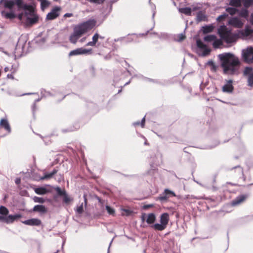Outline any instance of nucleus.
Instances as JSON below:
<instances>
[{
  "instance_id": "obj_1",
  "label": "nucleus",
  "mask_w": 253,
  "mask_h": 253,
  "mask_svg": "<svg viewBox=\"0 0 253 253\" xmlns=\"http://www.w3.org/2000/svg\"><path fill=\"white\" fill-rule=\"evenodd\" d=\"M0 4H2L5 8L10 10L6 12L5 10L1 11V16L5 19L12 20L16 17V15L12 11L13 7L16 5L19 10H25V16L27 18V23L29 25H33L39 21V16L35 12L33 7L24 3L23 0H1Z\"/></svg>"
},
{
  "instance_id": "obj_2",
  "label": "nucleus",
  "mask_w": 253,
  "mask_h": 253,
  "mask_svg": "<svg viewBox=\"0 0 253 253\" xmlns=\"http://www.w3.org/2000/svg\"><path fill=\"white\" fill-rule=\"evenodd\" d=\"M94 19H90L76 25L73 28V32L69 37V40L73 44H76L78 40L88 31L91 30L96 25Z\"/></svg>"
},
{
  "instance_id": "obj_3",
  "label": "nucleus",
  "mask_w": 253,
  "mask_h": 253,
  "mask_svg": "<svg viewBox=\"0 0 253 253\" xmlns=\"http://www.w3.org/2000/svg\"><path fill=\"white\" fill-rule=\"evenodd\" d=\"M9 213L8 210L5 207L1 206L0 207V221L4 222L7 224L12 223L17 218L21 217V214L8 215Z\"/></svg>"
},
{
  "instance_id": "obj_4",
  "label": "nucleus",
  "mask_w": 253,
  "mask_h": 253,
  "mask_svg": "<svg viewBox=\"0 0 253 253\" xmlns=\"http://www.w3.org/2000/svg\"><path fill=\"white\" fill-rule=\"evenodd\" d=\"M218 33L220 38L227 43H231L235 41L231 30H228L225 25L221 26L218 28Z\"/></svg>"
},
{
  "instance_id": "obj_5",
  "label": "nucleus",
  "mask_w": 253,
  "mask_h": 253,
  "mask_svg": "<svg viewBox=\"0 0 253 253\" xmlns=\"http://www.w3.org/2000/svg\"><path fill=\"white\" fill-rule=\"evenodd\" d=\"M169 220V214L167 212L164 213L160 216V223H155L151 227L156 231H163L167 228Z\"/></svg>"
},
{
  "instance_id": "obj_6",
  "label": "nucleus",
  "mask_w": 253,
  "mask_h": 253,
  "mask_svg": "<svg viewBox=\"0 0 253 253\" xmlns=\"http://www.w3.org/2000/svg\"><path fill=\"white\" fill-rule=\"evenodd\" d=\"M221 63H240L237 57L231 53L226 52L218 55Z\"/></svg>"
},
{
  "instance_id": "obj_7",
  "label": "nucleus",
  "mask_w": 253,
  "mask_h": 253,
  "mask_svg": "<svg viewBox=\"0 0 253 253\" xmlns=\"http://www.w3.org/2000/svg\"><path fill=\"white\" fill-rule=\"evenodd\" d=\"M223 73L226 75H238L240 73V64H221Z\"/></svg>"
},
{
  "instance_id": "obj_8",
  "label": "nucleus",
  "mask_w": 253,
  "mask_h": 253,
  "mask_svg": "<svg viewBox=\"0 0 253 253\" xmlns=\"http://www.w3.org/2000/svg\"><path fill=\"white\" fill-rule=\"evenodd\" d=\"M243 76L247 77V85L253 87V68L251 67H246L243 71Z\"/></svg>"
},
{
  "instance_id": "obj_9",
  "label": "nucleus",
  "mask_w": 253,
  "mask_h": 253,
  "mask_svg": "<svg viewBox=\"0 0 253 253\" xmlns=\"http://www.w3.org/2000/svg\"><path fill=\"white\" fill-rule=\"evenodd\" d=\"M242 56L244 61L247 63L253 62V48L251 47L243 51Z\"/></svg>"
},
{
  "instance_id": "obj_10",
  "label": "nucleus",
  "mask_w": 253,
  "mask_h": 253,
  "mask_svg": "<svg viewBox=\"0 0 253 253\" xmlns=\"http://www.w3.org/2000/svg\"><path fill=\"white\" fill-rule=\"evenodd\" d=\"M196 43L197 46L199 49V51L201 52L202 56H206L210 54L211 52L210 49H209L200 40H197Z\"/></svg>"
},
{
  "instance_id": "obj_11",
  "label": "nucleus",
  "mask_w": 253,
  "mask_h": 253,
  "mask_svg": "<svg viewBox=\"0 0 253 253\" xmlns=\"http://www.w3.org/2000/svg\"><path fill=\"white\" fill-rule=\"evenodd\" d=\"M92 53V49H85L83 47L78 48L75 50H72L69 53V56H76L82 54H89Z\"/></svg>"
},
{
  "instance_id": "obj_12",
  "label": "nucleus",
  "mask_w": 253,
  "mask_h": 253,
  "mask_svg": "<svg viewBox=\"0 0 253 253\" xmlns=\"http://www.w3.org/2000/svg\"><path fill=\"white\" fill-rule=\"evenodd\" d=\"M175 194L172 191L166 189L164 193L158 198L161 201H166L170 197H175Z\"/></svg>"
},
{
  "instance_id": "obj_13",
  "label": "nucleus",
  "mask_w": 253,
  "mask_h": 253,
  "mask_svg": "<svg viewBox=\"0 0 253 253\" xmlns=\"http://www.w3.org/2000/svg\"><path fill=\"white\" fill-rule=\"evenodd\" d=\"M60 9V7H59L56 6L54 7L51 11L47 14L46 17V20H51L56 19L59 16V11Z\"/></svg>"
},
{
  "instance_id": "obj_14",
  "label": "nucleus",
  "mask_w": 253,
  "mask_h": 253,
  "mask_svg": "<svg viewBox=\"0 0 253 253\" xmlns=\"http://www.w3.org/2000/svg\"><path fill=\"white\" fill-rule=\"evenodd\" d=\"M229 25L237 28H241L244 25V23L237 17L231 18L228 21Z\"/></svg>"
},
{
  "instance_id": "obj_15",
  "label": "nucleus",
  "mask_w": 253,
  "mask_h": 253,
  "mask_svg": "<svg viewBox=\"0 0 253 253\" xmlns=\"http://www.w3.org/2000/svg\"><path fill=\"white\" fill-rule=\"evenodd\" d=\"M23 224L30 226H40L42 224V221L38 218H32L22 222Z\"/></svg>"
},
{
  "instance_id": "obj_16",
  "label": "nucleus",
  "mask_w": 253,
  "mask_h": 253,
  "mask_svg": "<svg viewBox=\"0 0 253 253\" xmlns=\"http://www.w3.org/2000/svg\"><path fill=\"white\" fill-rule=\"evenodd\" d=\"M232 83L233 81L232 80L227 81V83L222 86V91L225 92H232L234 90Z\"/></svg>"
},
{
  "instance_id": "obj_17",
  "label": "nucleus",
  "mask_w": 253,
  "mask_h": 253,
  "mask_svg": "<svg viewBox=\"0 0 253 253\" xmlns=\"http://www.w3.org/2000/svg\"><path fill=\"white\" fill-rule=\"evenodd\" d=\"M3 128L8 133L11 131L10 125L6 119H1L0 120V128Z\"/></svg>"
},
{
  "instance_id": "obj_18",
  "label": "nucleus",
  "mask_w": 253,
  "mask_h": 253,
  "mask_svg": "<svg viewBox=\"0 0 253 253\" xmlns=\"http://www.w3.org/2000/svg\"><path fill=\"white\" fill-rule=\"evenodd\" d=\"M253 34V27L250 25H247L244 30L241 32V34L244 37H248Z\"/></svg>"
},
{
  "instance_id": "obj_19",
  "label": "nucleus",
  "mask_w": 253,
  "mask_h": 253,
  "mask_svg": "<svg viewBox=\"0 0 253 253\" xmlns=\"http://www.w3.org/2000/svg\"><path fill=\"white\" fill-rule=\"evenodd\" d=\"M18 68V64H12L10 67H6L4 68V71L7 72L8 71H10L11 74L15 73L17 69ZM9 76L11 77L12 79H14V77L12 76V74H8L7 77L9 78Z\"/></svg>"
},
{
  "instance_id": "obj_20",
  "label": "nucleus",
  "mask_w": 253,
  "mask_h": 253,
  "mask_svg": "<svg viewBox=\"0 0 253 253\" xmlns=\"http://www.w3.org/2000/svg\"><path fill=\"white\" fill-rule=\"evenodd\" d=\"M33 211L35 212H39L42 213H45L47 212V209L43 205H36L33 209Z\"/></svg>"
},
{
  "instance_id": "obj_21",
  "label": "nucleus",
  "mask_w": 253,
  "mask_h": 253,
  "mask_svg": "<svg viewBox=\"0 0 253 253\" xmlns=\"http://www.w3.org/2000/svg\"><path fill=\"white\" fill-rule=\"evenodd\" d=\"M156 220V217L154 213H149L146 219V222L149 224H153Z\"/></svg>"
},
{
  "instance_id": "obj_22",
  "label": "nucleus",
  "mask_w": 253,
  "mask_h": 253,
  "mask_svg": "<svg viewBox=\"0 0 253 253\" xmlns=\"http://www.w3.org/2000/svg\"><path fill=\"white\" fill-rule=\"evenodd\" d=\"M246 198V197L245 195H241L240 196H239L237 197L235 200L232 201V205L233 206H236L237 205H239L241 203L243 202L245 200Z\"/></svg>"
},
{
  "instance_id": "obj_23",
  "label": "nucleus",
  "mask_w": 253,
  "mask_h": 253,
  "mask_svg": "<svg viewBox=\"0 0 253 253\" xmlns=\"http://www.w3.org/2000/svg\"><path fill=\"white\" fill-rule=\"evenodd\" d=\"M35 192L36 193L39 195H44L49 193L50 191L45 187H41L35 188Z\"/></svg>"
},
{
  "instance_id": "obj_24",
  "label": "nucleus",
  "mask_w": 253,
  "mask_h": 253,
  "mask_svg": "<svg viewBox=\"0 0 253 253\" xmlns=\"http://www.w3.org/2000/svg\"><path fill=\"white\" fill-rule=\"evenodd\" d=\"M197 21L198 22L207 21V17L204 12L199 11L197 14Z\"/></svg>"
},
{
  "instance_id": "obj_25",
  "label": "nucleus",
  "mask_w": 253,
  "mask_h": 253,
  "mask_svg": "<svg viewBox=\"0 0 253 253\" xmlns=\"http://www.w3.org/2000/svg\"><path fill=\"white\" fill-rule=\"evenodd\" d=\"M99 36L97 33L95 34L92 37V41L89 42L86 44V46H94L96 45Z\"/></svg>"
},
{
  "instance_id": "obj_26",
  "label": "nucleus",
  "mask_w": 253,
  "mask_h": 253,
  "mask_svg": "<svg viewBox=\"0 0 253 253\" xmlns=\"http://www.w3.org/2000/svg\"><path fill=\"white\" fill-rule=\"evenodd\" d=\"M242 0H230L229 5L235 7H239L242 5Z\"/></svg>"
},
{
  "instance_id": "obj_27",
  "label": "nucleus",
  "mask_w": 253,
  "mask_h": 253,
  "mask_svg": "<svg viewBox=\"0 0 253 253\" xmlns=\"http://www.w3.org/2000/svg\"><path fill=\"white\" fill-rule=\"evenodd\" d=\"M57 172V170L56 169H54L51 172L45 174L44 175V176H42L41 178V179L44 180V179H49V178H51Z\"/></svg>"
},
{
  "instance_id": "obj_28",
  "label": "nucleus",
  "mask_w": 253,
  "mask_h": 253,
  "mask_svg": "<svg viewBox=\"0 0 253 253\" xmlns=\"http://www.w3.org/2000/svg\"><path fill=\"white\" fill-rule=\"evenodd\" d=\"M41 2V8L42 10H44L45 8H47L50 2L47 0H38Z\"/></svg>"
},
{
  "instance_id": "obj_29",
  "label": "nucleus",
  "mask_w": 253,
  "mask_h": 253,
  "mask_svg": "<svg viewBox=\"0 0 253 253\" xmlns=\"http://www.w3.org/2000/svg\"><path fill=\"white\" fill-rule=\"evenodd\" d=\"M179 11L183 13L186 15H191V9L190 7H184V8H180L179 9Z\"/></svg>"
},
{
  "instance_id": "obj_30",
  "label": "nucleus",
  "mask_w": 253,
  "mask_h": 253,
  "mask_svg": "<svg viewBox=\"0 0 253 253\" xmlns=\"http://www.w3.org/2000/svg\"><path fill=\"white\" fill-rule=\"evenodd\" d=\"M213 28L214 27L212 25H207L202 27V31L204 34H207L211 32Z\"/></svg>"
},
{
  "instance_id": "obj_31",
  "label": "nucleus",
  "mask_w": 253,
  "mask_h": 253,
  "mask_svg": "<svg viewBox=\"0 0 253 253\" xmlns=\"http://www.w3.org/2000/svg\"><path fill=\"white\" fill-rule=\"evenodd\" d=\"M226 11L229 13L231 15H233L235 14L237 12L239 11V10L236 8V7H228L226 8Z\"/></svg>"
},
{
  "instance_id": "obj_32",
  "label": "nucleus",
  "mask_w": 253,
  "mask_h": 253,
  "mask_svg": "<svg viewBox=\"0 0 253 253\" xmlns=\"http://www.w3.org/2000/svg\"><path fill=\"white\" fill-rule=\"evenodd\" d=\"M239 14L241 17L247 18L249 17V11L247 8L243 9L240 11Z\"/></svg>"
},
{
  "instance_id": "obj_33",
  "label": "nucleus",
  "mask_w": 253,
  "mask_h": 253,
  "mask_svg": "<svg viewBox=\"0 0 253 253\" xmlns=\"http://www.w3.org/2000/svg\"><path fill=\"white\" fill-rule=\"evenodd\" d=\"M242 3L246 8L253 5V0H242Z\"/></svg>"
},
{
  "instance_id": "obj_34",
  "label": "nucleus",
  "mask_w": 253,
  "mask_h": 253,
  "mask_svg": "<svg viewBox=\"0 0 253 253\" xmlns=\"http://www.w3.org/2000/svg\"><path fill=\"white\" fill-rule=\"evenodd\" d=\"M216 37L215 35H208V36H206L204 38V40L206 42H210L214 41L216 39Z\"/></svg>"
},
{
  "instance_id": "obj_35",
  "label": "nucleus",
  "mask_w": 253,
  "mask_h": 253,
  "mask_svg": "<svg viewBox=\"0 0 253 253\" xmlns=\"http://www.w3.org/2000/svg\"><path fill=\"white\" fill-rule=\"evenodd\" d=\"M55 190L60 196H63L66 193L65 190H62L59 187H56Z\"/></svg>"
},
{
  "instance_id": "obj_36",
  "label": "nucleus",
  "mask_w": 253,
  "mask_h": 253,
  "mask_svg": "<svg viewBox=\"0 0 253 253\" xmlns=\"http://www.w3.org/2000/svg\"><path fill=\"white\" fill-rule=\"evenodd\" d=\"M73 200L72 199L70 198V197L67 195V193H66L63 196V202L68 204H69L71 201Z\"/></svg>"
},
{
  "instance_id": "obj_37",
  "label": "nucleus",
  "mask_w": 253,
  "mask_h": 253,
  "mask_svg": "<svg viewBox=\"0 0 253 253\" xmlns=\"http://www.w3.org/2000/svg\"><path fill=\"white\" fill-rule=\"evenodd\" d=\"M222 41L220 40H217V39H216L213 41V46L215 48H217L220 45H221L222 44Z\"/></svg>"
},
{
  "instance_id": "obj_38",
  "label": "nucleus",
  "mask_w": 253,
  "mask_h": 253,
  "mask_svg": "<svg viewBox=\"0 0 253 253\" xmlns=\"http://www.w3.org/2000/svg\"><path fill=\"white\" fill-rule=\"evenodd\" d=\"M228 15L227 14H223L222 15H219L216 19L217 21L218 22H221L226 19V18L227 17Z\"/></svg>"
},
{
  "instance_id": "obj_39",
  "label": "nucleus",
  "mask_w": 253,
  "mask_h": 253,
  "mask_svg": "<svg viewBox=\"0 0 253 253\" xmlns=\"http://www.w3.org/2000/svg\"><path fill=\"white\" fill-rule=\"evenodd\" d=\"M106 209L108 213L109 214L112 215H114L115 213V211L114 209H113V208H111L109 206H106Z\"/></svg>"
},
{
  "instance_id": "obj_40",
  "label": "nucleus",
  "mask_w": 253,
  "mask_h": 253,
  "mask_svg": "<svg viewBox=\"0 0 253 253\" xmlns=\"http://www.w3.org/2000/svg\"><path fill=\"white\" fill-rule=\"evenodd\" d=\"M33 200L35 202L39 203H41V204H42V203H44V202H45V200L43 198H41V197H35L33 198Z\"/></svg>"
},
{
  "instance_id": "obj_41",
  "label": "nucleus",
  "mask_w": 253,
  "mask_h": 253,
  "mask_svg": "<svg viewBox=\"0 0 253 253\" xmlns=\"http://www.w3.org/2000/svg\"><path fill=\"white\" fill-rule=\"evenodd\" d=\"M76 212L79 214H82L84 212L83 203L80 206L78 207L76 210Z\"/></svg>"
},
{
  "instance_id": "obj_42",
  "label": "nucleus",
  "mask_w": 253,
  "mask_h": 253,
  "mask_svg": "<svg viewBox=\"0 0 253 253\" xmlns=\"http://www.w3.org/2000/svg\"><path fill=\"white\" fill-rule=\"evenodd\" d=\"M210 66V68L211 71L215 72L216 71L217 66L216 64H209Z\"/></svg>"
},
{
  "instance_id": "obj_43",
  "label": "nucleus",
  "mask_w": 253,
  "mask_h": 253,
  "mask_svg": "<svg viewBox=\"0 0 253 253\" xmlns=\"http://www.w3.org/2000/svg\"><path fill=\"white\" fill-rule=\"evenodd\" d=\"M25 17V11L24 12H21L20 13H19L18 16H17V17L18 18L19 20H22V18L23 17Z\"/></svg>"
},
{
  "instance_id": "obj_44",
  "label": "nucleus",
  "mask_w": 253,
  "mask_h": 253,
  "mask_svg": "<svg viewBox=\"0 0 253 253\" xmlns=\"http://www.w3.org/2000/svg\"><path fill=\"white\" fill-rule=\"evenodd\" d=\"M186 38V36L184 35L181 34L179 35V41H182Z\"/></svg>"
},
{
  "instance_id": "obj_45",
  "label": "nucleus",
  "mask_w": 253,
  "mask_h": 253,
  "mask_svg": "<svg viewBox=\"0 0 253 253\" xmlns=\"http://www.w3.org/2000/svg\"><path fill=\"white\" fill-rule=\"evenodd\" d=\"M145 119L143 118L140 122V125L142 127H144L145 126Z\"/></svg>"
},
{
  "instance_id": "obj_46",
  "label": "nucleus",
  "mask_w": 253,
  "mask_h": 253,
  "mask_svg": "<svg viewBox=\"0 0 253 253\" xmlns=\"http://www.w3.org/2000/svg\"><path fill=\"white\" fill-rule=\"evenodd\" d=\"M72 16H73V14L72 13H67L64 14V17H72Z\"/></svg>"
},
{
  "instance_id": "obj_47",
  "label": "nucleus",
  "mask_w": 253,
  "mask_h": 253,
  "mask_svg": "<svg viewBox=\"0 0 253 253\" xmlns=\"http://www.w3.org/2000/svg\"><path fill=\"white\" fill-rule=\"evenodd\" d=\"M235 169H238L239 171V172L241 173H243V169L240 166L236 167H235Z\"/></svg>"
},
{
  "instance_id": "obj_48",
  "label": "nucleus",
  "mask_w": 253,
  "mask_h": 253,
  "mask_svg": "<svg viewBox=\"0 0 253 253\" xmlns=\"http://www.w3.org/2000/svg\"><path fill=\"white\" fill-rule=\"evenodd\" d=\"M21 182V179L19 178H17L15 180V183L16 184H19Z\"/></svg>"
},
{
  "instance_id": "obj_49",
  "label": "nucleus",
  "mask_w": 253,
  "mask_h": 253,
  "mask_svg": "<svg viewBox=\"0 0 253 253\" xmlns=\"http://www.w3.org/2000/svg\"><path fill=\"white\" fill-rule=\"evenodd\" d=\"M124 211H125L127 215H129L130 213V211L128 210L124 209Z\"/></svg>"
},
{
  "instance_id": "obj_50",
  "label": "nucleus",
  "mask_w": 253,
  "mask_h": 253,
  "mask_svg": "<svg viewBox=\"0 0 253 253\" xmlns=\"http://www.w3.org/2000/svg\"><path fill=\"white\" fill-rule=\"evenodd\" d=\"M145 216L146 214L145 213L143 214L141 216V219L143 221H145Z\"/></svg>"
},
{
  "instance_id": "obj_51",
  "label": "nucleus",
  "mask_w": 253,
  "mask_h": 253,
  "mask_svg": "<svg viewBox=\"0 0 253 253\" xmlns=\"http://www.w3.org/2000/svg\"><path fill=\"white\" fill-rule=\"evenodd\" d=\"M84 198L85 205H86V204H87V199H86V195H84Z\"/></svg>"
},
{
  "instance_id": "obj_52",
  "label": "nucleus",
  "mask_w": 253,
  "mask_h": 253,
  "mask_svg": "<svg viewBox=\"0 0 253 253\" xmlns=\"http://www.w3.org/2000/svg\"><path fill=\"white\" fill-rule=\"evenodd\" d=\"M140 125V123L139 122H135L134 123V126H138Z\"/></svg>"
},
{
  "instance_id": "obj_53",
  "label": "nucleus",
  "mask_w": 253,
  "mask_h": 253,
  "mask_svg": "<svg viewBox=\"0 0 253 253\" xmlns=\"http://www.w3.org/2000/svg\"><path fill=\"white\" fill-rule=\"evenodd\" d=\"M251 22L252 23V24L253 25V13L251 15Z\"/></svg>"
},
{
  "instance_id": "obj_54",
  "label": "nucleus",
  "mask_w": 253,
  "mask_h": 253,
  "mask_svg": "<svg viewBox=\"0 0 253 253\" xmlns=\"http://www.w3.org/2000/svg\"><path fill=\"white\" fill-rule=\"evenodd\" d=\"M85 38H83V39H82L81 40L80 42H84L85 41Z\"/></svg>"
},
{
  "instance_id": "obj_55",
  "label": "nucleus",
  "mask_w": 253,
  "mask_h": 253,
  "mask_svg": "<svg viewBox=\"0 0 253 253\" xmlns=\"http://www.w3.org/2000/svg\"><path fill=\"white\" fill-rule=\"evenodd\" d=\"M207 63H209V64H211V63H213V61H209Z\"/></svg>"
},
{
  "instance_id": "obj_56",
  "label": "nucleus",
  "mask_w": 253,
  "mask_h": 253,
  "mask_svg": "<svg viewBox=\"0 0 253 253\" xmlns=\"http://www.w3.org/2000/svg\"><path fill=\"white\" fill-rule=\"evenodd\" d=\"M99 38H100V39H103V37H101V36H99Z\"/></svg>"
}]
</instances>
